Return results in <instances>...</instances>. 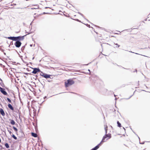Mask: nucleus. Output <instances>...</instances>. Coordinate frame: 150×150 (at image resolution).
<instances>
[{
	"label": "nucleus",
	"instance_id": "obj_34",
	"mask_svg": "<svg viewBox=\"0 0 150 150\" xmlns=\"http://www.w3.org/2000/svg\"><path fill=\"white\" fill-rule=\"evenodd\" d=\"M136 54H138L137 53H135Z\"/></svg>",
	"mask_w": 150,
	"mask_h": 150
},
{
	"label": "nucleus",
	"instance_id": "obj_6",
	"mask_svg": "<svg viewBox=\"0 0 150 150\" xmlns=\"http://www.w3.org/2000/svg\"><path fill=\"white\" fill-rule=\"evenodd\" d=\"M40 76H42L46 79L50 78V75L47 74H43V75H42L41 74H40Z\"/></svg>",
	"mask_w": 150,
	"mask_h": 150
},
{
	"label": "nucleus",
	"instance_id": "obj_15",
	"mask_svg": "<svg viewBox=\"0 0 150 150\" xmlns=\"http://www.w3.org/2000/svg\"><path fill=\"white\" fill-rule=\"evenodd\" d=\"M118 127H121V124L118 121L117 122Z\"/></svg>",
	"mask_w": 150,
	"mask_h": 150
},
{
	"label": "nucleus",
	"instance_id": "obj_11",
	"mask_svg": "<svg viewBox=\"0 0 150 150\" xmlns=\"http://www.w3.org/2000/svg\"><path fill=\"white\" fill-rule=\"evenodd\" d=\"M8 108H9L11 110H13V107L10 104H8Z\"/></svg>",
	"mask_w": 150,
	"mask_h": 150
},
{
	"label": "nucleus",
	"instance_id": "obj_9",
	"mask_svg": "<svg viewBox=\"0 0 150 150\" xmlns=\"http://www.w3.org/2000/svg\"><path fill=\"white\" fill-rule=\"evenodd\" d=\"M101 144V142H100L94 148L92 149L91 150H96L98 149L99 148V145H100V144Z\"/></svg>",
	"mask_w": 150,
	"mask_h": 150
},
{
	"label": "nucleus",
	"instance_id": "obj_33",
	"mask_svg": "<svg viewBox=\"0 0 150 150\" xmlns=\"http://www.w3.org/2000/svg\"><path fill=\"white\" fill-rule=\"evenodd\" d=\"M34 59V57H33L32 58V59Z\"/></svg>",
	"mask_w": 150,
	"mask_h": 150
},
{
	"label": "nucleus",
	"instance_id": "obj_29",
	"mask_svg": "<svg viewBox=\"0 0 150 150\" xmlns=\"http://www.w3.org/2000/svg\"><path fill=\"white\" fill-rule=\"evenodd\" d=\"M46 98V96H45L44 97V99H45V98Z\"/></svg>",
	"mask_w": 150,
	"mask_h": 150
},
{
	"label": "nucleus",
	"instance_id": "obj_39",
	"mask_svg": "<svg viewBox=\"0 0 150 150\" xmlns=\"http://www.w3.org/2000/svg\"><path fill=\"white\" fill-rule=\"evenodd\" d=\"M117 99V98H115V100H116Z\"/></svg>",
	"mask_w": 150,
	"mask_h": 150
},
{
	"label": "nucleus",
	"instance_id": "obj_24",
	"mask_svg": "<svg viewBox=\"0 0 150 150\" xmlns=\"http://www.w3.org/2000/svg\"><path fill=\"white\" fill-rule=\"evenodd\" d=\"M115 45H117V46H118V47H120V45H118L117 43H116V44H115Z\"/></svg>",
	"mask_w": 150,
	"mask_h": 150
},
{
	"label": "nucleus",
	"instance_id": "obj_31",
	"mask_svg": "<svg viewBox=\"0 0 150 150\" xmlns=\"http://www.w3.org/2000/svg\"><path fill=\"white\" fill-rule=\"evenodd\" d=\"M129 52H132V53H134V52H130V51Z\"/></svg>",
	"mask_w": 150,
	"mask_h": 150
},
{
	"label": "nucleus",
	"instance_id": "obj_5",
	"mask_svg": "<svg viewBox=\"0 0 150 150\" xmlns=\"http://www.w3.org/2000/svg\"><path fill=\"white\" fill-rule=\"evenodd\" d=\"M40 71V70L38 68H34L33 69V70L32 72V73L36 74L38 72Z\"/></svg>",
	"mask_w": 150,
	"mask_h": 150
},
{
	"label": "nucleus",
	"instance_id": "obj_27",
	"mask_svg": "<svg viewBox=\"0 0 150 150\" xmlns=\"http://www.w3.org/2000/svg\"><path fill=\"white\" fill-rule=\"evenodd\" d=\"M132 96H131L129 97V98H127V99H129V98H130Z\"/></svg>",
	"mask_w": 150,
	"mask_h": 150
},
{
	"label": "nucleus",
	"instance_id": "obj_30",
	"mask_svg": "<svg viewBox=\"0 0 150 150\" xmlns=\"http://www.w3.org/2000/svg\"><path fill=\"white\" fill-rule=\"evenodd\" d=\"M47 13H45V12H44L43 13V14H47Z\"/></svg>",
	"mask_w": 150,
	"mask_h": 150
},
{
	"label": "nucleus",
	"instance_id": "obj_38",
	"mask_svg": "<svg viewBox=\"0 0 150 150\" xmlns=\"http://www.w3.org/2000/svg\"><path fill=\"white\" fill-rule=\"evenodd\" d=\"M0 80H1V81H2V80H1V79H0Z\"/></svg>",
	"mask_w": 150,
	"mask_h": 150
},
{
	"label": "nucleus",
	"instance_id": "obj_17",
	"mask_svg": "<svg viewBox=\"0 0 150 150\" xmlns=\"http://www.w3.org/2000/svg\"><path fill=\"white\" fill-rule=\"evenodd\" d=\"M13 129H14V131L16 132H17V131H18V129L16 128L14 126H13Z\"/></svg>",
	"mask_w": 150,
	"mask_h": 150
},
{
	"label": "nucleus",
	"instance_id": "obj_8",
	"mask_svg": "<svg viewBox=\"0 0 150 150\" xmlns=\"http://www.w3.org/2000/svg\"><path fill=\"white\" fill-rule=\"evenodd\" d=\"M8 38L10 40H12L13 41L16 40V37H8Z\"/></svg>",
	"mask_w": 150,
	"mask_h": 150
},
{
	"label": "nucleus",
	"instance_id": "obj_36",
	"mask_svg": "<svg viewBox=\"0 0 150 150\" xmlns=\"http://www.w3.org/2000/svg\"><path fill=\"white\" fill-rule=\"evenodd\" d=\"M1 142V139L0 138V142Z\"/></svg>",
	"mask_w": 150,
	"mask_h": 150
},
{
	"label": "nucleus",
	"instance_id": "obj_35",
	"mask_svg": "<svg viewBox=\"0 0 150 150\" xmlns=\"http://www.w3.org/2000/svg\"><path fill=\"white\" fill-rule=\"evenodd\" d=\"M88 71L89 72H90V70L89 69H88Z\"/></svg>",
	"mask_w": 150,
	"mask_h": 150
},
{
	"label": "nucleus",
	"instance_id": "obj_19",
	"mask_svg": "<svg viewBox=\"0 0 150 150\" xmlns=\"http://www.w3.org/2000/svg\"><path fill=\"white\" fill-rule=\"evenodd\" d=\"M39 6L37 5V8H31V9H38L39 8Z\"/></svg>",
	"mask_w": 150,
	"mask_h": 150
},
{
	"label": "nucleus",
	"instance_id": "obj_10",
	"mask_svg": "<svg viewBox=\"0 0 150 150\" xmlns=\"http://www.w3.org/2000/svg\"><path fill=\"white\" fill-rule=\"evenodd\" d=\"M0 113L3 116H4L5 115L4 111L3 110L2 108L0 109Z\"/></svg>",
	"mask_w": 150,
	"mask_h": 150
},
{
	"label": "nucleus",
	"instance_id": "obj_4",
	"mask_svg": "<svg viewBox=\"0 0 150 150\" xmlns=\"http://www.w3.org/2000/svg\"><path fill=\"white\" fill-rule=\"evenodd\" d=\"M25 36V35L23 36H18L16 37V40H18L19 41H20L23 40H24V37Z\"/></svg>",
	"mask_w": 150,
	"mask_h": 150
},
{
	"label": "nucleus",
	"instance_id": "obj_3",
	"mask_svg": "<svg viewBox=\"0 0 150 150\" xmlns=\"http://www.w3.org/2000/svg\"><path fill=\"white\" fill-rule=\"evenodd\" d=\"M15 41H16V42L14 44V45L17 47H19L21 45V42L18 40H15Z\"/></svg>",
	"mask_w": 150,
	"mask_h": 150
},
{
	"label": "nucleus",
	"instance_id": "obj_41",
	"mask_svg": "<svg viewBox=\"0 0 150 150\" xmlns=\"http://www.w3.org/2000/svg\"><path fill=\"white\" fill-rule=\"evenodd\" d=\"M36 77H37V75H36Z\"/></svg>",
	"mask_w": 150,
	"mask_h": 150
},
{
	"label": "nucleus",
	"instance_id": "obj_32",
	"mask_svg": "<svg viewBox=\"0 0 150 150\" xmlns=\"http://www.w3.org/2000/svg\"><path fill=\"white\" fill-rule=\"evenodd\" d=\"M48 8V7H45V8Z\"/></svg>",
	"mask_w": 150,
	"mask_h": 150
},
{
	"label": "nucleus",
	"instance_id": "obj_7",
	"mask_svg": "<svg viewBox=\"0 0 150 150\" xmlns=\"http://www.w3.org/2000/svg\"><path fill=\"white\" fill-rule=\"evenodd\" d=\"M0 91L4 95H7V93L5 91L4 89L1 88V89H0Z\"/></svg>",
	"mask_w": 150,
	"mask_h": 150
},
{
	"label": "nucleus",
	"instance_id": "obj_28",
	"mask_svg": "<svg viewBox=\"0 0 150 150\" xmlns=\"http://www.w3.org/2000/svg\"><path fill=\"white\" fill-rule=\"evenodd\" d=\"M32 45H32V44H31V45H30V47H32Z\"/></svg>",
	"mask_w": 150,
	"mask_h": 150
},
{
	"label": "nucleus",
	"instance_id": "obj_23",
	"mask_svg": "<svg viewBox=\"0 0 150 150\" xmlns=\"http://www.w3.org/2000/svg\"><path fill=\"white\" fill-rule=\"evenodd\" d=\"M8 131L9 132V133L10 134H11V133H12L11 132L10 130H8Z\"/></svg>",
	"mask_w": 150,
	"mask_h": 150
},
{
	"label": "nucleus",
	"instance_id": "obj_40",
	"mask_svg": "<svg viewBox=\"0 0 150 150\" xmlns=\"http://www.w3.org/2000/svg\"><path fill=\"white\" fill-rule=\"evenodd\" d=\"M19 118H20V115H19Z\"/></svg>",
	"mask_w": 150,
	"mask_h": 150
},
{
	"label": "nucleus",
	"instance_id": "obj_25",
	"mask_svg": "<svg viewBox=\"0 0 150 150\" xmlns=\"http://www.w3.org/2000/svg\"><path fill=\"white\" fill-rule=\"evenodd\" d=\"M40 74H41L42 75H43V74H45V73H44L42 72L41 71Z\"/></svg>",
	"mask_w": 150,
	"mask_h": 150
},
{
	"label": "nucleus",
	"instance_id": "obj_20",
	"mask_svg": "<svg viewBox=\"0 0 150 150\" xmlns=\"http://www.w3.org/2000/svg\"><path fill=\"white\" fill-rule=\"evenodd\" d=\"M7 99L9 103H11V100L9 98H7Z\"/></svg>",
	"mask_w": 150,
	"mask_h": 150
},
{
	"label": "nucleus",
	"instance_id": "obj_26",
	"mask_svg": "<svg viewBox=\"0 0 150 150\" xmlns=\"http://www.w3.org/2000/svg\"><path fill=\"white\" fill-rule=\"evenodd\" d=\"M140 144H143L144 143V142H142V143H140Z\"/></svg>",
	"mask_w": 150,
	"mask_h": 150
},
{
	"label": "nucleus",
	"instance_id": "obj_18",
	"mask_svg": "<svg viewBox=\"0 0 150 150\" xmlns=\"http://www.w3.org/2000/svg\"><path fill=\"white\" fill-rule=\"evenodd\" d=\"M12 137L15 139H17V138L16 137L14 134H13V135H12Z\"/></svg>",
	"mask_w": 150,
	"mask_h": 150
},
{
	"label": "nucleus",
	"instance_id": "obj_42",
	"mask_svg": "<svg viewBox=\"0 0 150 150\" xmlns=\"http://www.w3.org/2000/svg\"><path fill=\"white\" fill-rule=\"evenodd\" d=\"M115 96V95H114Z\"/></svg>",
	"mask_w": 150,
	"mask_h": 150
},
{
	"label": "nucleus",
	"instance_id": "obj_13",
	"mask_svg": "<svg viewBox=\"0 0 150 150\" xmlns=\"http://www.w3.org/2000/svg\"><path fill=\"white\" fill-rule=\"evenodd\" d=\"M107 128L108 126L107 125H105L104 126V129L105 130V134H107Z\"/></svg>",
	"mask_w": 150,
	"mask_h": 150
},
{
	"label": "nucleus",
	"instance_id": "obj_12",
	"mask_svg": "<svg viewBox=\"0 0 150 150\" xmlns=\"http://www.w3.org/2000/svg\"><path fill=\"white\" fill-rule=\"evenodd\" d=\"M31 135L32 136L35 137H36L38 136V135L36 134L33 132L31 133Z\"/></svg>",
	"mask_w": 150,
	"mask_h": 150
},
{
	"label": "nucleus",
	"instance_id": "obj_2",
	"mask_svg": "<svg viewBox=\"0 0 150 150\" xmlns=\"http://www.w3.org/2000/svg\"><path fill=\"white\" fill-rule=\"evenodd\" d=\"M107 137H108V138L107 139V140L110 138L111 137V134H105V135L103 137V138L102 139V140L101 142V143L102 142H105V141H104V140L106 138H107Z\"/></svg>",
	"mask_w": 150,
	"mask_h": 150
},
{
	"label": "nucleus",
	"instance_id": "obj_1",
	"mask_svg": "<svg viewBox=\"0 0 150 150\" xmlns=\"http://www.w3.org/2000/svg\"><path fill=\"white\" fill-rule=\"evenodd\" d=\"M74 81L72 79H69L65 82V86L66 87H68L74 84Z\"/></svg>",
	"mask_w": 150,
	"mask_h": 150
},
{
	"label": "nucleus",
	"instance_id": "obj_14",
	"mask_svg": "<svg viewBox=\"0 0 150 150\" xmlns=\"http://www.w3.org/2000/svg\"><path fill=\"white\" fill-rule=\"evenodd\" d=\"M10 123L11 125H14L15 124V121L13 120H11L10 121Z\"/></svg>",
	"mask_w": 150,
	"mask_h": 150
},
{
	"label": "nucleus",
	"instance_id": "obj_21",
	"mask_svg": "<svg viewBox=\"0 0 150 150\" xmlns=\"http://www.w3.org/2000/svg\"><path fill=\"white\" fill-rule=\"evenodd\" d=\"M24 48H25V46H23L21 48V50H22V51H23L24 50Z\"/></svg>",
	"mask_w": 150,
	"mask_h": 150
},
{
	"label": "nucleus",
	"instance_id": "obj_37",
	"mask_svg": "<svg viewBox=\"0 0 150 150\" xmlns=\"http://www.w3.org/2000/svg\"><path fill=\"white\" fill-rule=\"evenodd\" d=\"M77 21H79V20L78 19H77Z\"/></svg>",
	"mask_w": 150,
	"mask_h": 150
},
{
	"label": "nucleus",
	"instance_id": "obj_16",
	"mask_svg": "<svg viewBox=\"0 0 150 150\" xmlns=\"http://www.w3.org/2000/svg\"><path fill=\"white\" fill-rule=\"evenodd\" d=\"M5 146L7 148H9V146L8 145V144L7 143H6L5 144Z\"/></svg>",
	"mask_w": 150,
	"mask_h": 150
},
{
	"label": "nucleus",
	"instance_id": "obj_22",
	"mask_svg": "<svg viewBox=\"0 0 150 150\" xmlns=\"http://www.w3.org/2000/svg\"><path fill=\"white\" fill-rule=\"evenodd\" d=\"M79 13L81 16L83 17H84V16H83V14L81 13Z\"/></svg>",
	"mask_w": 150,
	"mask_h": 150
}]
</instances>
